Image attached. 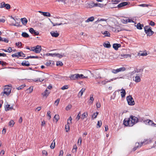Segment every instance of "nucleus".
I'll list each match as a JSON object with an SVG mask.
<instances>
[{
	"instance_id": "nucleus-1",
	"label": "nucleus",
	"mask_w": 156,
	"mask_h": 156,
	"mask_svg": "<svg viewBox=\"0 0 156 156\" xmlns=\"http://www.w3.org/2000/svg\"><path fill=\"white\" fill-rule=\"evenodd\" d=\"M138 122V119L135 116L130 115L129 118H125L123 121V124L126 126H132Z\"/></svg>"
},
{
	"instance_id": "nucleus-2",
	"label": "nucleus",
	"mask_w": 156,
	"mask_h": 156,
	"mask_svg": "<svg viewBox=\"0 0 156 156\" xmlns=\"http://www.w3.org/2000/svg\"><path fill=\"white\" fill-rule=\"evenodd\" d=\"M69 77L70 80H75L85 78H87V76H85L82 74H75L71 75L69 76Z\"/></svg>"
},
{
	"instance_id": "nucleus-3",
	"label": "nucleus",
	"mask_w": 156,
	"mask_h": 156,
	"mask_svg": "<svg viewBox=\"0 0 156 156\" xmlns=\"http://www.w3.org/2000/svg\"><path fill=\"white\" fill-rule=\"evenodd\" d=\"M37 76L39 77L38 79L37 78L34 79L33 80L36 82H37L38 81L40 82H42L43 81L45 78L44 74V73L42 72H39L37 74Z\"/></svg>"
},
{
	"instance_id": "nucleus-4",
	"label": "nucleus",
	"mask_w": 156,
	"mask_h": 156,
	"mask_svg": "<svg viewBox=\"0 0 156 156\" xmlns=\"http://www.w3.org/2000/svg\"><path fill=\"white\" fill-rule=\"evenodd\" d=\"M144 30L145 33L147 36H151L154 33V32L151 30V27L149 26H145L144 27Z\"/></svg>"
},
{
	"instance_id": "nucleus-5",
	"label": "nucleus",
	"mask_w": 156,
	"mask_h": 156,
	"mask_svg": "<svg viewBox=\"0 0 156 156\" xmlns=\"http://www.w3.org/2000/svg\"><path fill=\"white\" fill-rule=\"evenodd\" d=\"M41 46L37 45L36 46L31 47L30 50L33 51L35 53H39L41 52Z\"/></svg>"
},
{
	"instance_id": "nucleus-6",
	"label": "nucleus",
	"mask_w": 156,
	"mask_h": 156,
	"mask_svg": "<svg viewBox=\"0 0 156 156\" xmlns=\"http://www.w3.org/2000/svg\"><path fill=\"white\" fill-rule=\"evenodd\" d=\"M11 88L7 86H5L4 88L3 92L2 93L3 96H4V94H5L7 95H8L11 92Z\"/></svg>"
},
{
	"instance_id": "nucleus-7",
	"label": "nucleus",
	"mask_w": 156,
	"mask_h": 156,
	"mask_svg": "<svg viewBox=\"0 0 156 156\" xmlns=\"http://www.w3.org/2000/svg\"><path fill=\"white\" fill-rule=\"evenodd\" d=\"M126 100L129 105H133L135 104L133 99L131 96L129 95L126 97Z\"/></svg>"
},
{
	"instance_id": "nucleus-8",
	"label": "nucleus",
	"mask_w": 156,
	"mask_h": 156,
	"mask_svg": "<svg viewBox=\"0 0 156 156\" xmlns=\"http://www.w3.org/2000/svg\"><path fill=\"white\" fill-rule=\"evenodd\" d=\"M118 78H114L113 79H110V80L106 79L105 80L101 81V82L100 81L98 82V84H100L101 83L102 85H105L108 82H110L114 80H115Z\"/></svg>"
},
{
	"instance_id": "nucleus-9",
	"label": "nucleus",
	"mask_w": 156,
	"mask_h": 156,
	"mask_svg": "<svg viewBox=\"0 0 156 156\" xmlns=\"http://www.w3.org/2000/svg\"><path fill=\"white\" fill-rule=\"evenodd\" d=\"M122 22L124 24H126L128 23H134V21L131 19L127 18H124L122 19Z\"/></svg>"
},
{
	"instance_id": "nucleus-10",
	"label": "nucleus",
	"mask_w": 156,
	"mask_h": 156,
	"mask_svg": "<svg viewBox=\"0 0 156 156\" xmlns=\"http://www.w3.org/2000/svg\"><path fill=\"white\" fill-rule=\"evenodd\" d=\"M141 74H136V76H135L133 79V80L136 83H138L140 81L141 79L140 78V76Z\"/></svg>"
},
{
	"instance_id": "nucleus-11",
	"label": "nucleus",
	"mask_w": 156,
	"mask_h": 156,
	"mask_svg": "<svg viewBox=\"0 0 156 156\" xmlns=\"http://www.w3.org/2000/svg\"><path fill=\"white\" fill-rule=\"evenodd\" d=\"M95 7H97V4L93 2L88 3L87 6V8H91Z\"/></svg>"
},
{
	"instance_id": "nucleus-12",
	"label": "nucleus",
	"mask_w": 156,
	"mask_h": 156,
	"mask_svg": "<svg viewBox=\"0 0 156 156\" xmlns=\"http://www.w3.org/2000/svg\"><path fill=\"white\" fill-rule=\"evenodd\" d=\"M38 12L41 13L42 15H43L44 16L50 17L51 16V15L49 12H43L41 11H39Z\"/></svg>"
},
{
	"instance_id": "nucleus-13",
	"label": "nucleus",
	"mask_w": 156,
	"mask_h": 156,
	"mask_svg": "<svg viewBox=\"0 0 156 156\" xmlns=\"http://www.w3.org/2000/svg\"><path fill=\"white\" fill-rule=\"evenodd\" d=\"M128 3H129V2H121L118 5L117 7L118 8H120L126 6L129 4Z\"/></svg>"
},
{
	"instance_id": "nucleus-14",
	"label": "nucleus",
	"mask_w": 156,
	"mask_h": 156,
	"mask_svg": "<svg viewBox=\"0 0 156 156\" xmlns=\"http://www.w3.org/2000/svg\"><path fill=\"white\" fill-rule=\"evenodd\" d=\"M51 34V35L54 37H58L59 35V34L58 33H57V31L55 32L54 31H51L50 32Z\"/></svg>"
},
{
	"instance_id": "nucleus-15",
	"label": "nucleus",
	"mask_w": 156,
	"mask_h": 156,
	"mask_svg": "<svg viewBox=\"0 0 156 156\" xmlns=\"http://www.w3.org/2000/svg\"><path fill=\"white\" fill-rule=\"evenodd\" d=\"M121 46V44H114L113 45V48L116 50H118V48Z\"/></svg>"
},
{
	"instance_id": "nucleus-16",
	"label": "nucleus",
	"mask_w": 156,
	"mask_h": 156,
	"mask_svg": "<svg viewBox=\"0 0 156 156\" xmlns=\"http://www.w3.org/2000/svg\"><path fill=\"white\" fill-rule=\"evenodd\" d=\"M13 109L12 106L10 107V105L9 104H7L5 106V110L7 111L9 110H11Z\"/></svg>"
},
{
	"instance_id": "nucleus-17",
	"label": "nucleus",
	"mask_w": 156,
	"mask_h": 156,
	"mask_svg": "<svg viewBox=\"0 0 156 156\" xmlns=\"http://www.w3.org/2000/svg\"><path fill=\"white\" fill-rule=\"evenodd\" d=\"M21 21L22 24L24 25H26L28 22L27 19L26 18H21Z\"/></svg>"
},
{
	"instance_id": "nucleus-18",
	"label": "nucleus",
	"mask_w": 156,
	"mask_h": 156,
	"mask_svg": "<svg viewBox=\"0 0 156 156\" xmlns=\"http://www.w3.org/2000/svg\"><path fill=\"white\" fill-rule=\"evenodd\" d=\"M49 94V92L48 91V90L46 89L45 91L42 94L43 97H47L48 95Z\"/></svg>"
},
{
	"instance_id": "nucleus-19",
	"label": "nucleus",
	"mask_w": 156,
	"mask_h": 156,
	"mask_svg": "<svg viewBox=\"0 0 156 156\" xmlns=\"http://www.w3.org/2000/svg\"><path fill=\"white\" fill-rule=\"evenodd\" d=\"M21 64L23 66H28L30 65V64L28 61H23L21 63Z\"/></svg>"
},
{
	"instance_id": "nucleus-20",
	"label": "nucleus",
	"mask_w": 156,
	"mask_h": 156,
	"mask_svg": "<svg viewBox=\"0 0 156 156\" xmlns=\"http://www.w3.org/2000/svg\"><path fill=\"white\" fill-rule=\"evenodd\" d=\"M116 32L124 30V29L118 25H116Z\"/></svg>"
},
{
	"instance_id": "nucleus-21",
	"label": "nucleus",
	"mask_w": 156,
	"mask_h": 156,
	"mask_svg": "<svg viewBox=\"0 0 156 156\" xmlns=\"http://www.w3.org/2000/svg\"><path fill=\"white\" fill-rule=\"evenodd\" d=\"M88 116V114L87 112H84L81 115L80 119L82 120H83L84 118H86Z\"/></svg>"
},
{
	"instance_id": "nucleus-22",
	"label": "nucleus",
	"mask_w": 156,
	"mask_h": 156,
	"mask_svg": "<svg viewBox=\"0 0 156 156\" xmlns=\"http://www.w3.org/2000/svg\"><path fill=\"white\" fill-rule=\"evenodd\" d=\"M103 45L105 47L108 48H109L111 47V45H110L109 42L108 41L107 42V43H104L103 44Z\"/></svg>"
},
{
	"instance_id": "nucleus-23",
	"label": "nucleus",
	"mask_w": 156,
	"mask_h": 156,
	"mask_svg": "<svg viewBox=\"0 0 156 156\" xmlns=\"http://www.w3.org/2000/svg\"><path fill=\"white\" fill-rule=\"evenodd\" d=\"M102 33L105 35V37H110V33L107 31H105L104 32H101Z\"/></svg>"
},
{
	"instance_id": "nucleus-24",
	"label": "nucleus",
	"mask_w": 156,
	"mask_h": 156,
	"mask_svg": "<svg viewBox=\"0 0 156 156\" xmlns=\"http://www.w3.org/2000/svg\"><path fill=\"white\" fill-rule=\"evenodd\" d=\"M121 90L122 91L120 92L121 97L124 98L126 94V91L124 89H122Z\"/></svg>"
},
{
	"instance_id": "nucleus-25",
	"label": "nucleus",
	"mask_w": 156,
	"mask_h": 156,
	"mask_svg": "<svg viewBox=\"0 0 156 156\" xmlns=\"http://www.w3.org/2000/svg\"><path fill=\"white\" fill-rule=\"evenodd\" d=\"M130 55L128 54H122L120 57V58H127L129 57H130Z\"/></svg>"
},
{
	"instance_id": "nucleus-26",
	"label": "nucleus",
	"mask_w": 156,
	"mask_h": 156,
	"mask_svg": "<svg viewBox=\"0 0 156 156\" xmlns=\"http://www.w3.org/2000/svg\"><path fill=\"white\" fill-rule=\"evenodd\" d=\"M143 27L144 25L143 24H141L140 23H139L137 24L136 28L138 29L141 30L142 29V27Z\"/></svg>"
},
{
	"instance_id": "nucleus-27",
	"label": "nucleus",
	"mask_w": 156,
	"mask_h": 156,
	"mask_svg": "<svg viewBox=\"0 0 156 156\" xmlns=\"http://www.w3.org/2000/svg\"><path fill=\"white\" fill-rule=\"evenodd\" d=\"M138 6L142 7H148V6L152 7V5L150 4H140L138 5Z\"/></svg>"
},
{
	"instance_id": "nucleus-28",
	"label": "nucleus",
	"mask_w": 156,
	"mask_h": 156,
	"mask_svg": "<svg viewBox=\"0 0 156 156\" xmlns=\"http://www.w3.org/2000/svg\"><path fill=\"white\" fill-rule=\"evenodd\" d=\"M94 20V18L93 16H91L88 18L85 21L86 22L88 23L90 22H92Z\"/></svg>"
},
{
	"instance_id": "nucleus-29",
	"label": "nucleus",
	"mask_w": 156,
	"mask_h": 156,
	"mask_svg": "<svg viewBox=\"0 0 156 156\" xmlns=\"http://www.w3.org/2000/svg\"><path fill=\"white\" fill-rule=\"evenodd\" d=\"M85 89L84 88H83L79 92L78 94L79 95H80V96L81 97L82 96L83 93L85 91Z\"/></svg>"
},
{
	"instance_id": "nucleus-30",
	"label": "nucleus",
	"mask_w": 156,
	"mask_h": 156,
	"mask_svg": "<svg viewBox=\"0 0 156 156\" xmlns=\"http://www.w3.org/2000/svg\"><path fill=\"white\" fill-rule=\"evenodd\" d=\"M147 121H148L149 122L148 124V125L154 126V125H155V124L150 119H147Z\"/></svg>"
},
{
	"instance_id": "nucleus-31",
	"label": "nucleus",
	"mask_w": 156,
	"mask_h": 156,
	"mask_svg": "<svg viewBox=\"0 0 156 156\" xmlns=\"http://www.w3.org/2000/svg\"><path fill=\"white\" fill-rule=\"evenodd\" d=\"M65 129L67 132H68L69 130V122H67V124L66 125Z\"/></svg>"
},
{
	"instance_id": "nucleus-32",
	"label": "nucleus",
	"mask_w": 156,
	"mask_h": 156,
	"mask_svg": "<svg viewBox=\"0 0 156 156\" xmlns=\"http://www.w3.org/2000/svg\"><path fill=\"white\" fill-rule=\"evenodd\" d=\"M55 147V140H54L52 142L50 145V148L51 149H53Z\"/></svg>"
},
{
	"instance_id": "nucleus-33",
	"label": "nucleus",
	"mask_w": 156,
	"mask_h": 156,
	"mask_svg": "<svg viewBox=\"0 0 156 156\" xmlns=\"http://www.w3.org/2000/svg\"><path fill=\"white\" fill-rule=\"evenodd\" d=\"M139 54L140 56H146L147 55V53L144 52H142V51H140L139 53Z\"/></svg>"
},
{
	"instance_id": "nucleus-34",
	"label": "nucleus",
	"mask_w": 156,
	"mask_h": 156,
	"mask_svg": "<svg viewBox=\"0 0 156 156\" xmlns=\"http://www.w3.org/2000/svg\"><path fill=\"white\" fill-rule=\"evenodd\" d=\"M94 100V98L93 97V95H91L90 96V99L89 100V103L92 104Z\"/></svg>"
},
{
	"instance_id": "nucleus-35",
	"label": "nucleus",
	"mask_w": 156,
	"mask_h": 156,
	"mask_svg": "<svg viewBox=\"0 0 156 156\" xmlns=\"http://www.w3.org/2000/svg\"><path fill=\"white\" fill-rule=\"evenodd\" d=\"M22 36L24 37H29L28 34L26 32L22 33Z\"/></svg>"
},
{
	"instance_id": "nucleus-36",
	"label": "nucleus",
	"mask_w": 156,
	"mask_h": 156,
	"mask_svg": "<svg viewBox=\"0 0 156 156\" xmlns=\"http://www.w3.org/2000/svg\"><path fill=\"white\" fill-rule=\"evenodd\" d=\"M46 55L47 56H50L52 57L53 56H57L58 55V54H56V53H47Z\"/></svg>"
},
{
	"instance_id": "nucleus-37",
	"label": "nucleus",
	"mask_w": 156,
	"mask_h": 156,
	"mask_svg": "<svg viewBox=\"0 0 156 156\" xmlns=\"http://www.w3.org/2000/svg\"><path fill=\"white\" fill-rule=\"evenodd\" d=\"M15 124V122H14L13 120H10L9 122V126H10L12 127Z\"/></svg>"
},
{
	"instance_id": "nucleus-38",
	"label": "nucleus",
	"mask_w": 156,
	"mask_h": 156,
	"mask_svg": "<svg viewBox=\"0 0 156 156\" xmlns=\"http://www.w3.org/2000/svg\"><path fill=\"white\" fill-rule=\"evenodd\" d=\"M54 118L56 122H57L58 121V120L59 119V115H55L54 117Z\"/></svg>"
},
{
	"instance_id": "nucleus-39",
	"label": "nucleus",
	"mask_w": 156,
	"mask_h": 156,
	"mask_svg": "<svg viewBox=\"0 0 156 156\" xmlns=\"http://www.w3.org/2000/svg\"><path fill=\"white\" fill-rule=\"evenodd\" d=\"M18 57H25V55L22 52L20 51V52H18Z\"/></svg>"
},
{
	"instance_id": "nucleus-40",
	"label": "nucleus",
	"mask_w": 156,
	"mask_h": 156,
	"mask_svg": "<svg viewBox=\"0 0 156 156\" xmlns=\"http://www.w3.org/2000/svg\"><path fill=\"white\" fill-rule=\"evenodd\" d=\"M81 115V113L80 112H79V113L78 114L77 116H76V120L78 121L80 118V116Z\"/></svg>"
},
{
	"instance_id": "nucleus-41",
	"label": "nucleus",
	"mask_w": 156,
	"mask_h": 156,
	"mask_svg": "<svg viewBox=\"0 0 156 156\" xmlns=\"http://www.w3.org/2000/svg\"><path fill=\"white\" fill-rule=\"evenodd\" d=\"M33 87L32 86H30L28 89L27 90L28 91L29 93H31L33 90Z\"/></svg>"
},
{
	"instance_id": "nucleus-42",
	"label": "nucleus",
	"mask_w": 156,
	"mask_h": 156,
	"mask_svg": "<svg viewBox=\"0 0 156 156\" xmlns=\"http://www.w3.org/2000/svg\"><path fill=\"white\" fill-rule=\"evenodd\" d=\"M95 78L96 79H100L101 78V77L99 73L96 74L95 75Z\"/></svg>"
},
{
	"instance_id": "nucleus-43",
	"label": "nucleus",
	"mask_w": 156,
	"mask_h": 156,
	"mask_svg": "<svg viewBox=\"0 0 156 156\" xmlns=\"http://www.w3.org/2000/svg\"><path fill=\"white\" fill-rule=\"evenodd\" d=\"M72 107V105L71 104H69L66 107V109L67 111H68Z\"/></svg>"
},
{
	"instance_id": "nucleus-44",
	"label": "nucleus",
	"mask_w": 156,
	"mask_h": 156,
	"mask_svg": "<svg viewBox=\"0 0 156 156\" xmlns=\"http://www.w3.org/2000/svg\"><path fill=\"white\" fill-rule=\"evenodd\" d=\"M98 114V112H97L96 113H94L92 116V118H93V119H95L96 117L97 116Z\"/></svg>"
},
{
	"instance_id": "nucleus-45",
	"label": "nucleus",
	"mask_w": 156,
	"mask_h": 156,
	"mask_svg": "<svg viewBox=\"0 0 156 156\" xmlns=\"http://www.w3.org/2000/svg\"><path fill=\"white\" fill-rule=\"evenodd\" d=\"M5 4H6L4 2H2L0 4V8H2L5 7Z\"/></svg>"
},
{
	"instance_id": "nucleus-46",
	"label": "nucleus",
	"mask_w": 156,
	"mask_h": 156,
	"mask_svg": "<svg viewBox=\"0 0 156 156\" xmlns=\"http://www.w3.org/2000/svg\"><path fill=\"white\" fill-rule=\"evenodd\" d=\"M63 65V63L61 61H58L56 63V65L57 66H62Z\"/></svg>"
},
{
	"instance_id": "nucleus-47",
	"label": "nucleus",
	"mask_w": 156,
	"mask_h": 156,
	"mask_svg": "<svg viewBox=\"0 0 156 156\" xmlns=\"http://www.w3.org/2000/svg\"><path fill=\"white\" fill-rule=\"evenodd\" d=\"M5 7L7 9H9L11 8V6L9 4H5Z\"/></svg>"
},
{
	"instance_id": "nucleus-48",
	"label": "nucleus",
	"mask_w": 156,
	"mask_h": 156,
	"mask_svg": "<svg viewBox=\"0 0 156 156\" xmlns=\"http://www.w3.org/2000/svg\"><path fill=\"white\" fill-rule=\"evenodd\" d=\"M60 101V99L58 98L55 102L54 104L58 106Z\"/></svg>"
},
{
	"instance_id": "nucleus-49",
	"label": "nucleus",
	"mask_w": 156,
	"mask_h": 156,
	"mask_svg": "<svg viewBox=\"0 0 156 156\" xmlns=\"http://www.w3.org/2000/svg\"><path fill=\"white\" fill-rule=\"evenodd\" d=\"M42 154L44 156H47L48 155V153L46 150H43L42 151Z\"/></svg>"
},
{
	"instance_id": "nucleus-50",
	"label": "nucleus",
	"mask_w": 156,
	"mask_h": 156,
	"mask_svg": "<svg viewBox=\"0 0 156 156\" xmlns=\"http://www.w3.org/2000/svg\"><path fill=\"white\" fill-rule=\"evenodd\" d=\"M118 69L119 70V72H120L121 71H125L126 70V69L125 67H122L119 68Z\"/></svg>"
},
{
	"instance_id": "nucleus-51",
	"label": "nucleus",
	"mask_w": 156,
	"mask_h": 156,
	"mask_svg": "<svg viewBox=\"0 0 156 156\" xmlns=\"http://www.w3.org/2000/svg\"><path fill=\"white\" fill-rule=\"evenodd\" d=\"M16 46L18 47L19 48L22 45V43L20 42H16Z\"/></svg>"
},
{
	"instance_id": "nucleus-52",
	"label": "nucleus",
	"mask_w": 156,
	"mask_h": 156,
	"mask_svg": "<svg viewBox=\"0 0 156 156\" xmlns=\"http://www.w3.org/2000/svg\"><path fill=\"white\" fill-rule=\"evenodd\" d=\"M25 86L24 85H22L17 87L16 89L18 90H21L23 89Z\"/></svg>"
},
{
	"instance_id": "nucleus-53",
	"label": "nucleus",
	"mask_w": 156,
	"mask_h": 156,
	"mask_svg": "<svg viewBox=\"0 0 156 156\" xmlns=\"http://www.w3.org/2000/svg\"><path fill=\"white\" fill-rule=\"evenodd\" d=\"M102 125V122L101 121H98V123L97 124V126H98V127H100Z\"/></svg>"
},
{
	"instance_id": "nucleus-54",
	"label": "nucleus",
	"mask_w": 156,
	"mask_h": 156,
	"mask_svg": "<svg viewBox=\"0 0 156 156\" xmlns=\"http://www.w3.org/2000/svg\"><path fill=\"white\" fill-rule=\"evenodd\" d=\"M68 88V87L67 85H66L62 87L61 88V89L62 90H64L65 89H67Z\"/></svg>"
},
{
	"instance_id": "nucleus-55",
	"label": "nucleus",
	"mask_w": 156,
	"mask_h": 156,
	"mask_svg": "<svg viewBox=\"0 0 156 156\" xmlns=\"http://www.w3.org/2000/svg\"><path fill=\"white\" fill-rule=\"evenodd\" d=\"M18 53H16L15 54H13L12 55V57H18Z\"/></svg>"
},
{
	"instance_id": "nucleus-56",
	"label": "nucleus",
	"mask_w": 156,
	"mask_h": 156,
	"mask_svg": "<svg viewBox=\"0 0 156 156\" xmlns=\"http://www.w3.org/2000/svg\"><path fill=\"white\" fill-rule=\"evenodd\" d=\"M35 30L33 28H31L29 30L30 32L32 34H33L35 31Z\"/></svg>"
},
{
	"instance_id": "nucleus-57",
	"label": "nucleus",
	"mask_w": 156,
	"mask_h": 156,
	"mask_svg": "<svg viewBox=\"0 0 156 156\" xmlns=\"http://www.w3.org/2000/svg\"><path fill=\"white\" fill-rule=\"evenodd\" d=\"M111 2H112V4H118L119 2L117 0H112Z\"/></svg>"
},
{
	"instance_id": "nucleus-58",
	"label": "nucleus",
	"mask_w": 156,
	"mask_h": 156,
	"mask_svg": "<svg viewBox=\"0 0 156 156\" xmlns=\"http://www.w3.org/2000/svg\"><path fill=\"white\" fill-rule=\"evenodd\" d=\"M101 106V105L99 102H97L96 103V107L98 108H100Z\"/></svg>"
},
{
	"instance_id": "nucleus-59",
	"label": "nucleus",
	"mask_w": 156,
	"mask_h": 156,
	"mask_svg": "<svg viewBox=\"0 0 156 156\" xmlns=\"http://www.w3.org/2000/svg\"><path fill=\"white\" fill-rule=\"evenodd\" d=\"M66 0H56V1L58 2H61L63 3L64 4L66 3Z\"/></svg>"
},
{
	"instance_id": "nucleus-60",
	"label": "nucleus",
	"mask_w": 156,
	"mask_h": 156,
	"mask_svg": "<svg viewBox=\"0 0 156 156\" xmlns=\"http://www.w3.org/2000/svg\"><path fill=\"white\" fill-rule=\"evenodd\" d=\"M96 4H97V7L98 6V7H99L101 8V7H103L104 6L103 4H101L100 3H98V4L96 3Z\"/></svg>"
},
{
	"instance_id": "nucleus-61",
	"label": "nucleus",
	"mask_w": 156,
	"mask_h": 156,
	"mask_svg": "<svg viewBox=\"0 0 156 156\" xmlns=\"http://www.w3.org/2000/svg\"><path fill=\"white\" fill-rule=\"evenodd\" d=\"M111 30L112 31L116 32V29L115 26V27H111Z\"/></svg>"
},
{
	"instance_id": "nucleus-62",
	"label": "nucleus",
	"mask_w": 156,
	"mask_h": 156,
	"mask_svg": "<svg viewBox=\"0 0 156 156\" xmlns=\"http://www.w3.org/2000/svg\"><path fill=\"white\" fill-rule=\"evenodd\" d=\"M149 24L151 26H154L155 25V23L152 21H150Z\"/></svg>"
},
{
	"instance_id": "nucleus-63",
	"label": "nucleus",
	"mask_w": 156,
	"mask_h": 156,
	"mask_svg": "<svg viewBox=\"0 0 156 156\" xmlns=\"http://www.w3.org/2000/svg\"><path fill=\"white\" fill-rule=\"evenodd\" d=\"M144 120H145V119L143 118H139V119H138V121H140L141 122H144Z\"/></svg>"
},
{
	"instance_id": "nucleus-64",
	"label": "nucleus",
	"mask_w": 156,
	"mask_h": 156,
	"mask_svg": "<svg viewBox=\"0 0 156 156\" xmlns=\"http://www.w3.org/2000/svg\"><path fill=\"white\" fill-rule=\"evenodd\" d=\"M63 154V151L62 150L60 151L58 156H62Z\"/></svg>"
}]
</instances>
